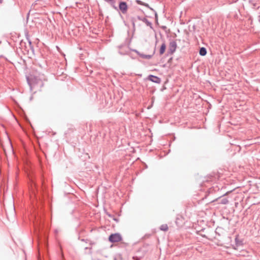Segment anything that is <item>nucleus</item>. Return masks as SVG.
<instances>
[{
  "instance_id": "1",
  "label": "nucleus",
  "mask_w": 260,
  "mask_h": 260,
  "mask_svg": "<svg viewBox=\"0 0 260 260\" xmlns=\"http://www.w3.org/2000/svg\"><path fill=\"white\" fill-rule=\"evenodd\" d=\"M108 239L111 243H116L121 242L122 240V237L119 233H114L110 235Z\"/></svg>"
},
{
  "instance_id": "2",
  "label": "nucleus",
  "mask_w": 260,
  "mask_h": 260,
  "mask_svg": "<svg viewBox=\"0 0 260 260\" xmlns=\"http://www.w3.org/2000/svg\"><path fill=\"white\" fill-rule=\"evenodd\" d=\"M177 47V43L175 41H171L169 45V53L173 54L176 51Z\"/></svg>"
},
{
  "instance_id": "3",
  "label": "nucleus",
  "mask_w": 260,
  "mask_h": 260,
  "mask_svg": "<svg viewBox=\"0 0 260 260\" xmlns=\"http://www.w3.org/2000/svg\"><path fill=\"white\" fill-rule=\"evenodd\" d=\"M119 8L123 14L126 13L127 10V5L125 2H120L119 4Z\"/></svg>"
},
{
  "instance_id": "4",
  "label": "nucleus",
  "mask_w": 260,
  "mask_h": 260,
  "mask_svg": "<svg viewBox=\"0 0 260 260\" xmlns=\"http://www.w3.org/2000/svg\"><path fill=\"white\" fill-rule=\"evenodd\" d=\"M148 79L150 81H151L154 83H160L161 82V79L160 78H159L157 76H154L152 75H149L148 77Z\"/></svg>"
},
{
  "instance_id": "5",
  "label": "nucleus",
  "mask_w": 260,
  "mask_h": 260,
  "mask_svg": "<svg viewBox=\"0 0 260 260\" xmlns=\"http://www.w3.org/2000/svg\"><path fill=\"white\" fill-rule=\"evenodd\" d=\"M136 3L138 5L144 6L150 10H153L148 4L144 3L140 0H136Z\"/></svg>"
},
{
  "instance_id": "6",
  "label": "nucleus",
  "mask_w": 260,
  "mask_h": 260,
  "mask_svg": "<svg viewBox=\"0 0 260 260\" xmlns=\"http://www.w3.org/2000/svg\"><path fill=\"white\" fill-rule=\"evenodd\" d=\"M166 45L165 42H163L160 46V49H159V54L160 55H162L166 50Z\"/></svg>"
},
{
  "instance_id": "7",
  "label": "nucleus",
  "mask_w": 260,
  "mask_h": 260,
  "mask_svg": "<svg viewBox=\"0 0 260 260\" xmlns=\"http://www.w3.org/2000/svg\"><path fill=\"white\" fill-rule=\"evenodd\" d=\"M199 53L201 56H205L207 54V50L205 48L202 47L200 49Z\"/></svg>"
},
{
  "instance_id": "8",
  "label": "nucleus",
  "mask_w": 260,
  "mask_h": 260,
  "mask_svg": "<svg viewBox=\"0 0 260 260\" xmlns=\"http://www.w3.org/2000/svg\"><path fill=\"white\" fill-rule=\"evenodd\" d=\"M143 22H144L147 26L151 27V23L146 18L144 17L141 19Z\"/></svg>"
},
{
  "instance_id": "9",
  "label": "nucleus",
  "mask_w": 260,
  "mask_h": 260,
  "mask_svg": "<svg viewBox=\"0 0 260 260\" xmlns=\"http://www.w3.org/2000/svg\"><path fill=\"white\" fill-rule=\"evenodd\" d=\"M228 203H229V200L227 198H223V199L220 200L219 202V204H223V205H226V204H228Z\"/></svg>"
},
{
  "instance_id": "10",
  "label": "nucleus",
  "mask_w": 260,
  "mask_h": 260,
  "mask_svg": "<svg viewBox=\"0 0 260 260\" xmlns=\"http://www.w3.org/2000/svg\"><path fill=\"white\" fill-rule=\"evenodd\" d=\"M160 230L163 231H167L168 230V225L166 224H162L160 226Z\"/></svg>"
},
{
  "instance_id": "11",
  "label": "nucleus",
  "mask_w": 260,
  "mask_h": 260,
  "mask_svg": "<svg viewBox=\"0 0 260 260\" xmlns=\"http://www.w3.org/2000/svg\"><path fill=\"white\" fill-rule=\"evenodd\" d=\"M141 56L143 58L147 59H150L152 57V55H151L141 54Z\"/></svg>"
},
{
  "instance_id": "12",
  "label": "nucleus",
  "mask_w": 260,
  "mask_h": 260,
  "mask_svg": "<svg viewBox=\"0 0 260 260\" xmlns=\"http://www.w3.org/2000/svg\"><path fill=\"white\" fill-rule=\"evenodd\" d=\"M121 244L123 246H127L128 245V244L126 243H124V242H122L121 243Z\"/></svg>"
},
{
  "instance_id": "13",
  "label": "nucleus",
  "mask_w": 260,
  "mask_h": 260,
  "mask_svg": "<svg viewBox=\"0 0 260 260\" xmlns=\"http://www.w3.org/2000/svg\"><path fill=\"white\" fill-rule=\"evenodd\" d=\"M26 36L27 40H28V41L29 42V43L30 44V43H31V41H30V40H29V39H28V34H26Z\"/></svg>"
},
{
  "instance_id": "14",
  "label": "nucleus",
  "mask_w": 260,
  "mask_h": 260,
  "mask_svg": "<svg viewBox=\"0 0 260 260\" xmlns=\"http://www.w3.org/2000/svg\"><path fill=\"white\" fill-rule=\"evenodd\" d=\"M33 186L35 187L36 186V184L35 182H32V183H31V188L32 189L33 188Z\"/></svg>"
},
{
  "instance_id": "15",
  "label": "nucleus",
  "mask_w": 260,
  "mask_h": 260,
  "mask_svg": "<svg viewBox=\"0 0 260 260\" xmlns=\"http://www.w3.org/2000/svg\"><path fill=\"white\" fill-rule=\"evenodd\" d=\"M104 1L107 2H110L112 1V0H104Z\"/></svg>"
},
{
  "instance_id": "16",
  "label": "nucleus",
  "mask_w": 260,
  "mask_h": 260,
  "mask_svg": "<svg viewBox=\"0 0 260 260\" xmlns=\"http://www.w3.org/2000/svg\"><path fill=\"white\" fill-rule=\"evenodd\" d=\"M138 18L139 20H141V19H142V18H141L140 17L138 16Z\"/></svg>"
},
{
  "instance_id": "17",
  "label": "nucleus",
  "mask_w": 260,
  "mask_h": 260,
  "mask_svg": "<svg viewBox=\"0 0 260 260\" xmlns=\"http://www.w3.org/2000/svg\"><path fill=\"white\" fill-rule=\"evenodd\" d=\"M3 2V0H0V4H2Z\"/></svg>"
}]
</instances>
